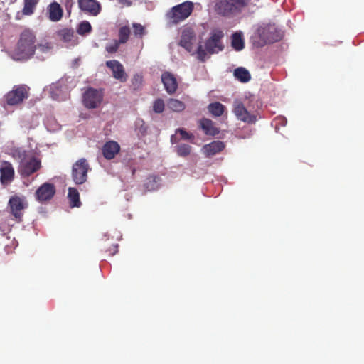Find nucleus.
<instances>
[{
	"mask_svg": "<svg viewBox=\"0 0 364 364\" xmlns=\"http://www.w3.org/2000/svg\"><path fill=\"white\" fill-rule=\"evenodd\" d=\"M250 0H216L215 12L223 17H232L242 11L249 4Z\"/></svg>",
	"mask_w": 364,
	"mask_h": 364,
	"instance_id": "f257e3e1",
	"label": "nucleus"
},
{
	"mask_svg": "<svg viewBox=\"0 0 364 364\" xmlns=\"http://www.w3.org/2000/svg\"><path fill=\"white\" fill-rule=\"evenodd\" d=\"M30 88L26 85H14L12 90L8 92L4 97V107L16 106L21 104L28 97Z\"/></svg>",
	"mask_w": 364,
	"mask_h": 364,
	"instance_id": "f03ea898",
	"label": "nucleus"
},
{
	"mask_svg": "<svg viewBox=\"0 0 364 364\" xmlns=\"http://www.w3.org/2000/svg\"><path fill=\"white\" fill-rule=\"evenodd\" d=\"M258 36L265 44H271L279 41L282 38V33L274 24H267L259 26L256 31Z\"/></svg>",
	"mask_w": 364,
	"mask_h": 364,
	"instance_id": "7ed1b4c3",
	"label": "nucleus"
},
{
	"mask_svg": "<svg viewBox=\"0 0 364 364\" xmlns=\"http://www.w3.org/2000/svg\"><path fill=\"white\" fill-rule=\"evenodd\" d=\"M28 206L26 198L24 196L14 195L9 200L8 207L10 213L18 222H21L23 216V211Z\"/></svg>",
	"mask_w": 364,
	"mask_h": 364,
	"instance_id": "20e7f679",
	"label": "nucleus"
},
{
	"mask_svg": "<svg viewBox=\"0 0 364 364\" xmlns=\"http://www.w3.org/2000/svg\"><path fill=\"white\" fill-rule=\"evenodd\" d=\"M104 93L101 89L87 87L82 94V102L87 109L98 107L103 100Z\"/></svg>",
	"mask_w": 364,
	"mask_h": 364,
	"instance_id": "39448f33",
	"label": "nucleus"
},
{
	"mask_svg": "<svg viewBox=\"0 0 364 364\" xmlns=\"http://www.w3.org/2000/svg\"><path fill=\"white\" fill-rule=\"evenodd\" d=\"M193 4L185 1L173 6L169 12V18L174 23H178L187 18L193 12Z\"/></svg>",
	"mask_w": 364,
	"mask_h": 364,
	"instance_id": "423d86ee",
	"label": "nucleus"
},
{
	"mask_svg": "<svg viewBox=\"0 0 364 364\" xmlns=\"http://www.w3.org/2000/svg\"><path fill=\"white\" fill-rule=\"evenodd\" d=\"M90 169V165L85 159L82 158L77 160L72 167L73 181L77 185L85 183L87 178V172Z\"/></svg>",
	"mask_w": 364,
	"mask_h": 364,
	"instance_id": "0eeeda50",
	"label": "nucleus"
},
{
	"mask_svg": "<svg viewBox=\"0 0 364 364\" xmlns=\"http://www.w3.org/2000/svg\"><path fill=\"white\" fill-rule=\"evenodd\" d=\"M36 47H6L5 51L14 60L29 59L35 52Z\"/></svg>",
	"mask_w": 364,
	"mask_h": 364,
	"instance_id": "6e6552de",
	"label": "nucleus"
},
{
	"mask_svg": "<svg viewBox=\"0 0 364 364\" xmlns=\"http://www.w3.org/2000/svg\"><path fill=\"white\" fill-rule=\"evenodd\" d=\"M56 192L55 186L50 183H43L35 193L36 199L40 203H46L50 200Z\"/></svg>",
	"mask_w": 364,
	"mask_h": 364,
	"instance_id": "1a4fd4ad",
	"label": "nucleus"
},
{
	"mask_svg": "<svg viewBox=\"0 0 364 364\" xmlns=\"http://www.w3.org/2000/svg\"><path fill=\"white\" fill-rule=\"evenodd\" d=\"M233 112L239 120L244 122L252 124L256 121V116L248 112L243 103L240 100L234 102Z\"/></svg>",
	"mask_w": 364,
	"mask_h": 364,
	"instance_id": "9d476101",
	"label": "nucleus"
},
{
	"mask_svg": "<svg viewBox=\"0 0 364 364\" xmlns=\"http://www.w3.org/2000/svg\"><path fill=\"white\" fill-rule=\"evenodd\" d=\"M188 53L196 54L198 60L204 62L210 55L223 50L224 47H184Z\"/></svg>",
	"mask_w": 364,
	"mask_h": 364,
	"instance_id": "9b49d317",
	"label": "nucleus"
},
{
	"mask_svg": "<svg viewBox=\"0 0 364 364\" xmlns=\"http://www.w3.org/2000/svg\"><path fill=\"white\" fill-rule=\"evenodd\" d=\"M41 168V161L35 157L27 159L19 164L18 171L24 177H28L36 172Z\"/></svg>",
	"mask_w": 364,
	"mask_h": 364,
	"instance_id": "f8f14e48",
	"label": "nucleus"
},
{
	"mask_svg": "<svg viewBox=\"0 0 364 364\" xmlns=\"http://www.w3.org/2000/svg\"><path fill=\"white\" fill-rule=\"evenodd\" d=\"M77 3L80 9L90 16H96L102 10L101 4L97 0H78Z\"/></svg>",
	"mask_w": 364,
	"mask_h": 364,
	"instance_id": "ddd939ff",
	"label": "nucleus"
},
{
	"mask_svg": "<svg viewBox=\"0 0 364 364\" xmlns=\"http://www.w3.org/2000/svg\"><path fill=\"white\" fill-rule=\"evenodd\" d=\"M106 65L112 70V76L119 80L121 82H124L127 80V75L125 73L124 66L117 60H108L106 62Z\"/></svg>",
	"mask_w": 364,
	"mask_h": 364,
	"instance_id": "4468645a",
	"label": "nucleus"
},
{
	"mask_svg": "<svg viewBox=\"0 0 364 364\" xmlns=\"http://www.w3.org/2000/svg\"><path fill=\"white\" fill-rule=\"evenodd\" d=\"M161 81L166 91L169 95H173L176 92L178 89V82L172 73L167 71L163 73L161 75Z\"/></svg>",
	"mask_w": 364,
	"mask_h": 364,
	"instance_id": "2eb2a0df",
	"label": "nucleus"
},
{
	"mask_svg": "<svg viewBox=\"0 0 364 364\" xmlns=\"http://www.w3.org/2000/svg\"><path fill=\"white\" fill-rule=\"evenodd\" d=\"M0 181L2 185H8L14 178V169L11 163L5 161L0 168Z\"/></svg>",
	"mask_w": 364,
	"mask_h": 364,
	"instance_id": "dca6fc26",
	"label": "nucleus"
},
{
	"mask_svg": "<svg viewBox=\"0 0 364 364\" xmlns=\"http://www.w3.org/2000/svg\"><path fill=\"white\" fill-rule=\"evenodd\" d=\"M225 147L224 142L221 141H213L203 146V151L205 156L210 157L220 153Z\"/></svg>",
	"mask_w": 364,
	"mask_h": 364,
	"instance_id": "f3484780",
	"label": "nucleus"
},
{
	"mask_svg": "<svg viewBox=\"0 0 364 364\" xmlns=\"http://www.w3.org/2000/svg\"><path fill=\"white\" fill-rule=\"evenodd\" d=\"M196 38L194 28L188 25H186L181 30V40L179 46H191Z\"/></svg>",
	"mask_w": 364,
	"mask_h": 364,
	"instance_id": "a211bd4d",
	"label": "nucleus"
},
{
	"mask_svg": "<svg viewBox=\"0 0 364 364\" xmlns=\"http://www.w3.org/2000/svg\"><path fill=\"white\" fill-rule=\"evenodd\" d=\"M36 41L35 32L31 28H25L20 34L18 46H35Z\"/></svg>",
	"mask_w": 364,
	"mask_h": 364,
	"instance_id": "6ab92c4d",
	"label": "nucleus"
},
{
	"mask_svg": "<svg viewBox=\"0 0 364 364\" xmlns=\"http://www.w3.org/2000/svg\"><path fill=\"white\" fill-rule=\"evenodd\" d=\"M119 150V145L114 141L106 142L102 149L103 156L108 160L114 159Z\"/></svg>",
	"mask_w": 364,
	"mask_h": 364,
	"instance_id": "aec40b11",
	"label": "nucleus"
},
{
	"mask_svg": "<svg viewBox=\"0 0 364 364\" xmlns=\"http://www.w3.org/2000/svg\"><path fill=\"white\" fill-rule=\"evenodd\" d=\"M47 12L48 14V18L53 22L59 21L63 15V10L62 7L56 1H53L48 6Z\"/></svg>",
	"mask_w": 364,
	"mask_h": 364,
	"instance_id": "412c9836",
	"label": "nucleus"
},
{
	"mask_svg": "<svg viewBox=\"0 0 364 364\" xmlns=\"http://www.w3.org/2000/svg\"><path fill=\"white\" fill-rule=\"evenodd\" d=\"M199 126L206 135L215 136L220 130L214 126V122L209 119L203 118L199 121Z\"/></svg>",
	"mask_w": 364,
	"mask_h": 364,
	"instance_id": "4be33fe9",
	"label": "nucleus"
},
{
	"mask_svg": "<svg viewBox=\"0 0 364 364\" xmlns=\"http://www.w3.org/2000/svg\"><path fill=\"white\" fill-rule=\"evenodd\" d=\"M224 37V33L219 28H214L210 33V37L207 40L205 46H218L220 41Z\"/></svg>",
	"mask_w": 364,
	"mask_h": 364,
	"instance_id": "5701e85b",
	"label": "nucleus"
},
{
	"mask_svg": "<svg viewBox=\"0 0 364 364\" xmlns=\"http://www.w3.org/2000/svg\"><path fill=\"white\" fill-rule=\"evenodd\" d=\"M68 198L70 201V205L72 208H79L81 206L82 203L80 200V194L75 188H69Z\"/></svg>",
	"mask_w": 364,
	"mask_h": 364,
	"instance_id": "b1692460",
	"label": "nucleus"
},
{
	"mask_svg": "<svg viewBox=\"0 0 364 364\" xmlns=\"http://www.w3.org/2000/svg\"><path fill=\"white\" fill-rule=\"evenodd\" d=\"M208 110L213 117H218L223 114L225 107L222 103L215 102L208 105Z\"/></svg>",
	"mask_w": 364,
	"mask_h": 364,
	"instance_id": "393cba45",
	"label": "nucleus"
},
{
	"mask_svg": "<svg viewBox=\"0 0 364 364\" xmlns=\"http://www.w3.org/2000/svg\"><path fill=\"white\" fill-rule=\"evenodd\" d=\"M39 0H23V8L21 11L22 15L31 16L38 4Z\"/></svg>",
	"mask_w": 364,
	"mask_h": 364,
	"instance_id": "a878e982",
	"label": "nucleus"
},
{
	"mask_svg": "<svg viewBox=\"0 0 364 364\" xmlns=\"http://www.w3.org/2000/svg\"><path fill=\"white\" fill-rule=\"evenodd\" d=\"M234 76L237 80L243 83L249 82L251 79L249 71L242 67L237 68L234 70Z\"/></svg>",
	"mask_w": 364,
	"mask_h": 364,
	"instance_id": "bb28decb",
	"label": "nucleus"
},
{
	"mask_svg": "<svg viewBox=\"0 0 364 364\" xmlns=\"http://www.w3.org/2000/svg\"><path fill=\"white\" fill-rule=\"evenodd\" d=\"M167 107L175 112H181L186 109V105L183 102L174 98H171L167 101Z\"/></svg>",
	"mask_w": 364,
	"mask_h": 364,
	"instance_id": "cd10ccee",
	"label": "nucleus"
},
{
	"mask_svg": "<svg viewBox=\"0 0 364 364\" xmlns=\"http://www.w3.org/2000/svg\"><path fill=\"white\" fill-rule=\"evenodd\" d=\"M132 32L131 35L136 38H141L146 34V30L144 26L140 23H134L132 24Z\"/></svg>",
	"mask_w": 364,
	"mask_h": 364,
	"instance_id": "c85d7f7f",
	"label": "nucleus"
},
{
	"mask_svg": "<svg viewBox=\"0 0 364 364\" xmlns=\"http://www.w3.org/2000/svg\"><path fill=\"white\" fill-rule=\"evenodd\" d=\"M12 156L17 160L19 164L27 159V151L23 149L17 148L13 150Z\"/></svg>",
	"mask_w": 364,
	"mask_h": 364,
	"instance_id": "c756f323",
	"label": "nucleus"
},
{
	"mask_svg": "<svg viewBox=\"0 0 364 364\" xmlns=\"http://www.w3.org/2000/svg\"><path fill=\"white\" fill-rule=\"evenodd\" d=\"M58 35L61 40L68 43L72 40L74 31L72 29L63 28L58 32Z\"/></svg>",
	"mask_w": 364,
	"mask_h": 364,
	"instance_id": "7c9ffc66",
	"label": "nucleus"
},
{
	"mask_svg": "<svg viewBox=\"0 0 364 364\" xmlns=\"http://www.w3.org/2000/svg\"><path fill=\"white\" fill-rule=\"evenodd\" d=\"M131 36V30L128 26H122L119 31V41L125 43Z\"/></svg>",
	"mask_w": 364,
	"mask_h": 364,
	"instance_id": "2f4dec72",
	"label": "nucleus"
},
{
	"mask_svg": "<svg viewBox=\"0 0 364 364\" xmlns=\"http://www.w3.org/2000/svg\"><path fill=\"white\" fill-rule=\"evenodd\" d=\"M242 32L240 31L233 33L231 36V46H244Z\"/></svg>",
	"mask_w": 364,
	"mask_h": 364,
	"instance_id": "473e14b6",
	"label": "nucleus"
},
{
	"mask_svg": "<svg viewBox=\"0 0 364 364\" xmlns=\"http://www.w3.org/2000/svg\"><path fill=\"white\" fill-rule=\"evenodd\" d=\"M176 149L178 156L185 157L191 154V146L186 144H181L176 147Z\"/></svg>",
	"mask_w": 364,
	"mask_h": 364,
	"instance_id": "72a5a7b5",
	"label": "nucleus"
},
{
	"mask_svg": "<svg viewBox=\"0 0 364 364\" xmlns=\"http://www.w3.org/2000/svg\"><path fill=\"white\" fill-rule=\"evenodd\" d=\"M91 30L92 26L90 23L87 21H84L79 24L77 28V33L80 35H84L90 33Z\"/></svg>",
	"mask_w": 364,
	"mask_h": 364,
	"instance_id": "f704fd0d",
	"label": "nucleus"
},
{
	"mask_svg": "<svg viewBox=\"0 0 364 364\" xmlns=\"http://www.w3.org/2000/svg\"><path fill=\"white\" fill-rule=\"evenodd\" d=\"M165 104L162 99L158 98L153 103V111L155 113L161 114L164 111Z\"/></svg>",
	"mask_w": 364,
	"mask_h": 364,
	"instance_id": "c9c22d12",
	"label": "nucleus"
},
{
	"mask_svg": "<svg viewBox=\"0 0 364 364\" xmlns=\"http://www.w3.org/2000/svg\"><path fill=\"white\" fill-rule=\"evenodd\" d=\"M137 134L139 136H144L147 132V127L145 125L144 120L140 119L136 122Z\"/></svg>",
	"mask_w": 364,
	"mask_h": 364,
	"instance_id": "e433bc0d",
	"label": "nucleus"
},
{
	"mask_svg": "<svg viewBox=\"0 0 364 364\" xmlns=\"http://www.w3.org/2000/svg\"><path fill=\"white\" fill-rule=\"evenodd\" d=\"M142 82L143 77L141 75L136 74L132 79V85L133 86L134 90L139 89L142 85Z\"/></svg>",
	"mask_w": 364,
	"mask_h": 364,
	"instance_id": "4c0bfd02",
	"label": "nucleus"
},
{
	"mask_svg": "<svg viewBox=\"0 0 364 364\" xmlns=\"http://www.w3.org/2000/svg\"><path fill=\"white\" fill-rule=\"evenodd\" d=\"M176 134H179L182 139L184 140H193L194 139V136L191 133H188L184 129H178L176 131Z\"/></svg>",
	"mask_w": 364,
	"mask_h": 364,
	"instance_id": "58836bf2",
	"label": "nucleus"
},
{
	"mask_svg": "<svg viewBox=\"0 0 364 364\" xmlns=\"http://www.w3.org/2000/svg\"><path fill=\"white\" fill-rule=\"evenodd\" d=\"M119 1L124 4V5H127V6H131L132 4V1L130 0H119Z\"/></svg>",
	"mask_w": 364,
	"mask_h": 364,
	"instance_id": "ea45409f",
	"label": "nucleus"
},
{
	"mask_svg": "<svg viewBox=\"0 0 364 364\" xmlns=\"http://www.w3.org/2000/svg\"><path fill=\"white\" fill-rule=\"evenodd\" d=\"M118 47H107V50L109 53H115L117 50Z\"/></svg>",
	"mask_w": 364,
	"mask_h": 364,
	"instance_id": "a19ab883",
	"label": "nucleus"
},
{
	"mask_svg": "<svg viewBox=\"0 0 364 364\" xmlns=\"http://www.w3.org/2000/svg\"><path fill=\"white\" fill-rule=\"evenodd\" d=\"M117 248H118V245H115L114 246V252H112L111 254H112V255H114L115 253H117V251H118Z\"/></svg>",
	"mask_w": 364,
	"mask_h": 364,
	"instance_id": "79ce46f5",
	"label": "nucleus"
},
{
	"mask_svg": "<svg viewBox=\"0 0 364 364\" xmlns=\"http://www.w3.org/2000/svg\"><path fill=\"white\" fill-rule=\"evenodd\" d=\"M236 51H240L244 47H233Z\"/></svg>",
	"mask_w": 364,
	"mask_h": 364,
	"instance_id": "37998d69",
	"label": "nucleus"
},
{
	"mask_svg": "<svg viewBox=\"0 0 364 364\" xmlns=\"http://www.w3.org/2000/svg\"><path fill=\"white\" fill-rule=\"evenodd\" d=\"M43 48V51L44 52L45 50H48V48H50V47H48V46H46V47H41Z\"/></svg>",
	"mask_w": 364,
	"mask_h": 364,
	"instance_id": "c03bdc74",
	"label": "nucleus"
},
{
	"mask_svg": "<svg viewBox=\"0 0 364 364\" xmlns=\"http://www.w3.org/2000/svg\"><path fill=\"white\" fill-rule=\"evenodd\" d=\"M173 136H172L171 139V141L173 142Z\"/></svg>",
	"mask_w": 364,
	"mask_h": 364,
	"instance_id": "a18cd8bd",
	"label": "nucleus"
}]
</instances>
